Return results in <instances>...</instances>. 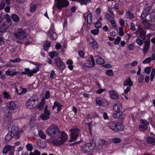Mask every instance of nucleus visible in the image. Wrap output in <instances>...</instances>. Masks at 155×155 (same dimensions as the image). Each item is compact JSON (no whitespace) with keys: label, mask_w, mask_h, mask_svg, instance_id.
<instances>
[{"label":"nucleus","mask_w":155,"mask_h":155,"mask_svg":"<svg viewBox=\"0 0 155 155\" xmlns=\"http://www.w3.org/2000/svg\"><path fill=\"white\" fill-rule=\"evenodd\" d=\"M105 60L103 58H99L97 59L96 62L99 64H102L105 63Z\"/></svg>","instance_id":"43"},{"label":"nucleus","mask_w":155,"mask_h":155,"mask_svg":"<svg viewBox=\"0 0 155 155\" xmlns=\"http://www.w3.org/2000/svg\"><path fill=\"white\" fill-rule=\"evenodd\" d=\"M135 34L137 37H141L143 40L146 39V32L141 28L139 27L138 30L135 32Z\"/></svg>","instance_id":"11"},{"label":"nucleus","mask_w":155,"mask_h":155,"mask_svg":"<svg viewBox=\"0 0 155 155\" xmlns=\"http://www.w3.org/2000/svg\"><path fill=\"white\" fill-rule=\"evenodd\" d=\"M113 110L115 112H120L122 109V106L120 103L114 105L113 107Z\"/></svg>","instance_id":"23"},{"label":"nucleus","mask_w":155,"mask_h":155,"mask_svg":"<svg viewBox=\"0 0 155 155\" xmlns=\"http://www.w3.org/2000/svg\"><path fill=\"white\" fill-rule=\"evenodd\" d=\"M12 137H14V136H12L11 133L8 132L5 137V140L6 141H8L12 139Z\"/></svg>","instance_id":"40"},{"label":"nucleus","mask_w":155,"mask_h":155,"mask_svg":"<svg viewBox=\"0 0 155 155\" xmlns=\"http://www.w3.org/2000/svg\"><path fill=\"white\" fill-rule=\"evenodd\" d=\"M151 71V68L150 67L148 66L145 68L144 69V72L148 74H150Z\"/></svg>","instance_id":"51"},{"label":"nucleus","mask_w":155,"mask_h":155,"mask_svg":"<svg viewBox=\"0 0 155 155\" xmlns=\"http://www.w3.org/2000/svg\"><path fill=\"white\" fill-rule=\"evenodd\" d=\"M111 24L112 26L114 27H115L117 26V25L115 21L114 20V18H113L112 19H111L109 21Z\"/></svg>","instance_id":"57"},{"label":"nucleus","mask_w":155,"mask_h":155,"mask_svg":"<svg viewBox=\"0 0 155 155\" xmlns=\"http://www.w3.org/2000/svg\"><path fill=\"white\" fill-rule=\"evenodd\" d=\"M123 29L124 28L122 27H120L119 28V35L121 36H123L124 35Z\"/></svg>","instance_id":"60"},{"label":"nucleus","mask_w":155,"mask_h":155,"mask_svg":"<svg viewBox=\"0 0 155 155\" xmlns=\"http://www.w3.org/2000/svg\"><path fill=\"white\" fill-rule=\"evenodd\" d=\"M91 46L94 49H97L98 48V46L97 42L94 40L93 41L90 43Z\"/></svg>","instance_id":"36"},{"label":"nucleus","mask_w":155,"mask_h":155,"mask_svg":"<svg viewBox=\"0 0 155 155\" xmlns=\"http://www.w3.org/2000/svg\"><path fill=\"white\" fill-rule=\"evenodd\" d=\"M134 44L132 43L130 44L128 46V49L130 51H132L134 49Z\"/></svg>","instance_id":"59"},{"label":"nucleus","mask_w":155,"mask_h":155,"mask_svg":"<svg viewBox=\"0 0 155 155\" xmlns=\"http://www.w3.org/2000/svg\"><path fill=\"white\" fill-rule=\"evenodd\" d=\"M54 26L51 25L49 31L47 33V34L49 35L50 39L51 40H55L58 37L57 34L54 31Z\"/></svg>","instance_id":"12"},{"label":"nucleus","mask_w":155,"mask_h":155,"mask_svg":"<svg viewBox=\"0 0 155 155\" xmlns=\"http://www.w3.org/2000/svg\"><path fill=\"white\" fill-rule=\"evenodd\" d=\"M18 74V72H12V71L10 70H8L5 72V74L7 76H13L16 75Z\"/></svg>","instance_id":"29"},{"label":"nucleus","mask_w":155,"mask_h":155,"mask_svg":"<svg viewBox=\"0 0 155 155\" xmlns=\"http://www.w3.org/2000/svg\"><path fill=\"white\" fill-rule=\"evenodd\" d=\"M54 105L57 107V111L58 112H59L61 110V107L62 106V105L61 104L56 101L54 102Z\"/></svg>","instance_id":"39"},{"label":"nucleus","mask_w":155,"mask_h":155,"mask_svg":"<svg viewBox=\"0 0 155 155\" xmlns=\"http://www.w3.org/2000/svg\"><path fill=\"white\" fill-rule=\"evenodd\" d=\"M95 146L94 143H86L82 147V150L85 153L89 152L93 150Z\"/></svg>","instance_id":"9"},{"label":"nucleus","mask_w":155,"mask_h":155,"mask_svg":"<svg viewBox=\"0 0 155 155\" xmlns=\"http://www.w3.org/2000/svg\"><path fill=\"white\" fill-rule=\"evenodd\" d=\"M45 103V99H42L41 102L38 106V107L39 110H41L43 108Z\"/></svg>","instance_id":"35"},{"label":"nucleus","mask_w":155,"mask_h":155,"mask_svg":"<svg viewBox=\"0 0 155 155\" xmlns=\"http://www.w3.org/2000/svg\"><path fill=\"white\" fill-rule=\"evenodd\" d=\"M148 127L143 124L139 125V129L141 131H143L147 128Z\"/></svg>","instance_id":"52"},{"label":"nucleus","mask_w":155,"mask_h":155,"mask_svg":"<svg viewBox=\"0 0 155 155\" xmlns=\"http://www.w3.org/2000/svg\"><path fill=\"white\" fill-rule=\"evenodd\" d=\"M38 104V98L36 96L31 97L27 102L26 105L28 108L32 109L36 107Z\"/></svg>","instance_id":"3"},{"label":"nucleus","mask_w":155,"mask_h":155,"mask_svg":"<svg viewBox=\"0 0 155 155\" xmlns=\"http://www.w3.org/2000/svg\"><path fill=\"white\" fill-rule=\"evenodd\" d=\"M55 62L58 67L61 69L65 68V65L60 59L58 58L55 60Z\"/></svg>","instance_id":"19"},{"label":"nucleus","mask_w":155,"mask_h":155,"mask_svg":"<svg viewBox=\"0 0 155 155\" xmlns=\"http://www.w3.org/2000/svg\"><path fill=\"white\" fill-rule=\"evenodd\" d=\"M140 122L142 124H143L145 125L147 127L149 124V121L146 120H140Z\"/></svg>","instance_id":"55"},{"label":"nucleus","mask_w":155,"mask_h":155,"mask_svg":"<svg viewBox=\"0 0 155 155\" xmlns=\"http://www.w3.org/2000/svg\"><path fill=\"white\" fill-rule=\"evenodd\" d=\"M99 31V29L97 28H96L92 30L91 31V32L94 35H96L98 34Z\"/></svg>","instance_id":"58"},{"label":"nucleus","mask_w":155,"mask_h":155,"mask_svg":"<svg viewBox=\"0 0 155 155\" xmlns=\"http://www.w3.org/2000/svg\"><path fill=\"white\" fill-rule=\"evenodd\" d=\"M123 85L124 86L128 85V86H132L133 85V82L131 80L130 78H127L124 80Z\"/></svg>","instance_id":"22"},{"label":"nucleus","mask_w":155,"mask_h":155,"mask_svg":"<svg viewBox=\"0 0 155 155\" xmlns=\"http://www.w3.org/2000/svg\"><path fill=\"white\" fill-rule=\"evenodd\" d=\"M117 113H114L113 115V117L117 119V118L120 116L122 115L123 114V113L122 112H117Z\"/></svg>","instance_id":"41"},{"label":"nucleus","mask_w":155,"mask_h":155,"mask_svg":"<svg viewBox=\"0 0 155 155\" xmlns=\"http://www.w3.org/2000/svg\"><path fill=\"white\" fill-rule=\"evenodd\" d=\"M36 6L35 5L31 4L30 5V11L31 12H33L36 9Z\"/></svg>","instance_id":"54"},{"label":"nucleus","mask_w":155,"mask_h":155,"mask_svg":"<svg viewBox=\"0 0 155 155\" xmlns=\"http://www.w3.org/2000/svg\"><path fill=\"white\" fill-rule=\"evenodd\" d=\"M147 143L155 145V138L150 136H148L147 140Z\"/></svg>","instance_id":"24"},{"label":"nucleus","mask_w":155,"mask_h":155,"mask_svg":"<svg viewBox=\"0 0 155 155\" xmlns=\"http://www.w3.org/2000/svg\"><path fill=\"white\" fill-rule=\"evenodd\" d=\"M95 26L96 28H100L101 26V24L100 21H98L95 23Z\"/></svg>","instance_id":"61"},{"label":"nucleus","mask_w":155,"mask_h":155,"mask_svg":"<svg viewBox=\"0 0 155 155\" xmlns=\"http://www.w3.org/2000/svg\"><path fill=\"white\" fill-rule=\"evenodd\" d=\"M35 117L34 116H32L31 118L30 122L29 125L31 127H33L35 125Z\"/></svg>","instance_id":"33"},{"label":"nucleus","mask_w":155,"mask_h":155,"mask_svg":"<svg viewBox=\"0 0 155 155\" xmlns=\"http://www.w3.org/2000/svg\"><path fill=\"white\" fill-rule=\"evenodd\" d=\"M70 132L71 133L69 135L70 139L68 141L72 142L75 140L78 136L79 134V130L77 127H74L70 130Z\"/></svg>","instance_id":"5"},{"label":"nucleus","mask_w":155,"mask_h":155,"mask_svg":"<svg viewBox=\"0 0 155 155\" xmlns=\"http://www.w3.org/2000/svg\"><path fill=\"white\" fill-rule=\"evenodd\" d=\"M4 97L5 99H9L11 98L10 95L9 93H8L6 91H5L3 94Z\"/></svg>","instance_id":"45"},{"label":"nucleus","mask_w":155,"mask_h":155,"mask_svg":"<svg viewBox=\"0 0 155 155\" xmlns=\"http://www.w3.org/2000/svg\"><path fill=\"white\" fill-rule=\"evenodd\" d=\"M8 130L9 132L11 133V134L14 136L15 138L16 139H18L19 137L20 134L23 132V130H21L18 132V127L13 125H10L9 127Z\"/></svg>","instance_id":"4"},{"label":"nucleus","mask_w":155,"mask_h":155,"mask_svg":"<svg viewBox=\"0 0 155 155\" xmlns=\"http://www.w3.org/2000/svg\"><path fill=\"white\" fill-rule=\"evenodd\" d=\"M150 13L149 8H147L144 10L141 14L142 19H145Z\"/></svg>","instance_id":"25"},{"label":"nucleus","mask_w":155,"mask_h":155,"mask_svg":"<svg viewBox=\"0 0 155 155\" xmlns=\"http://www.w3.org/2000/svg\"><path fill=\"white\" fill-rule=\"evenodd\" d=\"M11 18L15 22H17L19 21V18L16 14H12L11 15Z\"/></svg>","instance_id":"32"},{"label":"nucleus","mask_w":155,"mask_h":155,"mask_svg":"<svg viewBox=\"0 0 155 155\" xmlns=\"http://www.w3.org/2000/svg\"><path fill=\"white\" fill-rule=\"evenodd\" d=\"M110 95L112 99H116L118 97L117 92L114 90H111L109 91Z\"/></svg>","instance_id":"21"},{"label":"nucleus","mask_w":155,"mask_h":155,"mask_svg":"<svg viewBox=\"0 0 155 155\" xmlns=\"http://www.w3.org/2000/svg\"><path fill=\"white\" fill-rule=\"evenodd\" d=\"M90 60H86L84 62H82V65L85 67L91 68L94 66L95 64V62L94 58L92 55L90 56Z\"/></svg>","instance_id":"7"},{"label":"nucleus","mask_w":155,"mask_h":155,"mask_svg":"<svg viewBox=\"0 0 155 155\" xmlns=\"http://www.w3.org/2000/svg\"><path fill=\"white\" fill-rule=\"evenodd\" d=\"M12 25V23L5 22L0 28V32L4 33Z\"/></svg>","instance_id":"15"},{"label":"nucleus","mask_w":155,"mask_h":155,"mask_svg":"<svg viewBox=\"0 0 155 155\" xmlns=\"http://www.w3.org/2000/svg\"><path fill=\"white\" fill-rule=\"evenodd\" d=\"M11 149V147L10 145H6L3 150V153L4 154H6Z\"/></svg>","instance_id":"30"},{"label":"nucleus","mask_w":155,"mask_h":155,"mask_svg":"<svg viewBox=\"0 0 155 155\" xmlns=\"http://www.w3.org/2000/svg\"><path fill=\"white\" fill-rule=\"evenodd\" d=\"M78 2L81 5L86 4L90 2V0H78Z\"/></svg>","instance_id":"49"},{"label":"nucleus","mask_w":155,"mask_h":155,"mask_svg":"<svg viewBox=\"0 0 155 155\" xmlns=\"http://www.w3.org/2000/svg\"><path fill=\"white\" fill-rule=\"evenodd\" d=\"M16 92L19 95H21L23 94H25L27 93V90L26 88H23L21 87H20V90L19 91L16 89Z\"/></svg>","instance_id":"27"},{"label":"nucleus","mask_w":155,"mask_h":155,"mask_svg":"<svg viewBox=\"0 0 155 155\" xmlns=\"http://www.w3.org/2000/svg\"><path fill=\"white\" fill-rule=\"evenodd\" d=\"M106 74L110 77H113L114 76V73L112 69H108L106 72Z\"/></svg>","instance_id":"38"},{"label":"nucleus","mask_w":155,"mask_h":155,"mask_svg":"<svg viewBox=\"0 0 155 155\" xmlns=\"http://www.w3.org/2000/svg\"><path fill=\"white\" fill-rule=\"evenodd\" d=\"M26 148L28 151H31L33 149L32 145L30 143H27L26 145Z\"/></svg>","instance_id":"56"},{"label":"nucleus","mask_w":155,"mask_h":155,"mask_svg":"<svg viewBox=\"0 0 155 155\" xmlns=\"http://www.w3.org/2000/svg\"><path fill=\"white\" fill-rule=\"evenodd\" d=\"M37 145L41 148H45L46 147V145L45 142H41V140L37 141Z\"/></svg>","instance_id":"31"},{"label":"nucleus","mask_w":155,"mask_h":155,"mask_svg":"<svg viewBox=\"0 0 155 155\" xmlns=\"http://www.w3.org/2000/svg\"><path fill=\"white\" fill-rule=\"evenodd\" d=\"M29 30L28 29H23L21 28L17 29L15 31V35L20 39H22L26 38L29 35Z\"/></svg>","instance_id":"2"},{"label":"nucleus","mask_w":155,"mask_h":155,"mask_svg":"<svg viewBox=\"0 0 155 155\" xmlns=\"http://www.w3.org/2000/svg\"><path fill=\"white\" fill-rule=\"evenodd\" d=\"M50 114V111L46 109V107L45 109L44 113L41 115V117L43 120H47L49 118Z\"/></svg>","instance_id":"16"},{"label":"nucleus","mask_w":155,"mask_h":155,"mask_svg":"<svg viewBox=\"0 0 155 155\" xmlns=\"http://www.w3.org/2000/svg\"><path fill=\"white\" fill-rule=\"evenodd\" d=\"M50 43L47 41L43 45V48L45 51H48L50 46Z\"/></svg>","instance_id":"37"},{"label":"nucleus","mask_w":155,"mask_h":155,"mask_svg":"<svg viewBox=\"0 0 155 155\" xmlns=\"http://www.w3.org/2000/svg\"><path fill=\"white\" fill-rule=\"evenodd\" d=\"M38 134L39 136L42 139H45L46 138V135L44 134L43 131L41 130L38 131Z\"/></svg>","instance_id":"44"},{"label":"nucleus","mask_w":155,"mask_h":155,"mask_svg":"<svg viewBox=\"0 0 155 155\" xmlns=\"http://www.w3.org/2000/svg\"><path fill=\"white\" fill-rule=\"evenodd\" d=\"M39 70V68L38 67H36L32 69L28 68H25L24 71L21 72V74H28V77H31L34 74L36 73Z\"/></svg>","instance_id":"6"},{"label":"nucleus","mask_w":155,"mask_h":155,"mask_svg":"<svg viewBox=\"0 0 155 155\" xmlns=\"http://www.w3.org/2000/svg\"><path fill=\"white\" fill-rule=\"evenodd\" d=\"M83 16L85 19H87V21L88 24H91L92 22V16L91 13H84L83 14Z\"/></svg>","instance_id":"18"},{"label":"nucleus","mask_w":155,"mask_h":155,"mask_svg":"<svg viewBox=\"0 0 155 155\" xmlns=\"http://www.w3.org/2000/svg\"><path fill=\"white\" fill-rule=\"evenodd\" d=\"M96 104L97 106L105 107L108 105L107 101L104 98L98 97L96 98Z\"/></svg>","instance_id":"8"},{"label":"nucleus","mask_w":155,"mask_h":155,"mask_svg":"<svg viewBox=\"0 0 155 155\" xmlns=\"http://www.w3.org/2000/svg\"><path fill=\"white\" fill-rule=\"evenodd\" d=\"M131 86H128L126 88H124V92L125 93H128L131 89Z\"/></svg>","instance_id":"53"},{"label":"nucleus","mask_w":155,"mask_h":155,"mask_svg":"<svg viewBox=\"0 0 155 155\" xmlns=\"http://www.w3.org/2000/svg\"><path fill=\"white\" fill-rule=\"evenodd\" d=\"M152 61L150 57H148L144 59L143 61V64H148L150 63Z\"/></svg>","instance_id":"46"},{"label":"nucleus","mask_w":155,"mask_h":155,"mask_svg":"<svg viewBox=\"0 0 155 155\" xmlns=\"http://www.w3.org/2000/svg\"><path fill=\"white\" fill-rule=\"evenodd\" d=\"M116 124L115 122L111 121L109 123L108 126L110 129L114 131L116 127Z\"/></svg>","instance_id":"28"},{"label":"nucleus","mask_w":155,"mask_h":155,"mask_svg":"<svg viewBox=\"0 0 155 155\" xmlns=\"http://www.w3.org/2000/svg\"><path fill=\"white\" fill-rule=\"evenodd\" d=\"M121 40V38L120 37H117L115 40L114 41V45H118V44Z\"/></svg>","instance_id":"62"},{"label":"nucleus","mask_w":155,"mask_h":155,"mask_svg":"<svg viewBox=\"0 0 155 155\" xmlns=\"http://www.w3.org/2000/svg\"><path fill=\"white\" fill-rule=\"evenodd\" d=\"M121 142V140L118 138H115L112 139V142L115 143H120Z\"/></svg>","instance_id":"50"},{"label":"nucleus","mask_w":155,"mask_h":155,"mask_svg":"<svg viewBox=\"0 0 155 155\" xmlns=\"http://www.w3.org/2000/svg\"><path fill=\"white\" fill-rule=\"evenodd\" d=\"M105 16L106 18L107 19V20L109 21L111 19H112L113 18L112 17L110 14L108 13H106L105 15Z\"/></svg>","instance_id":"63"},{"label":"nucleus","mask_w":155,"mask_h":155,"mask_svg":"<svg viewBox=\"0 0 155 155\" xmlns=\"http://www.w3.org/2000/svg\"><path fill=\"white\" fill-rule=\"evenodd\" d=\"M155 75V68H153L151 71L150 75V80L151 81H153Z\"/></svg>","instance_id":"42"},{"label":"nucleus","mask_w":155,"mask_h":155,"mask_svg":"<svg viewBox=\"0 0 155 155\" xmlns=\"http://www.w3.org/2000/svg\"><path fill=\"white\" fill-rule=\"evenodd\" d=\"M126 16L127 18L132 19L133 18L134 15L133 14H131L129 12H127L126 14Z\"/></svg>","instance_id":"48"},{"label":"nucleus","mask_w":155,"mask_h":155,"mask_svg":"<svg viewBox=\"0 0 155 155\" xmlns=\"http://www.w3.org/2000/svg\"><path fill=\"white\" fill-rule=\"evenodd\" d=\"M130 29L134 31H135L136 30V28H135V24L133 22L130 23Z\"/></svg>","instance_id":"64"},{"label":"nucleus","mask_w":155,"mask_h":155,"mask_svg":"<svg viewBox=\"0 0 155 155\" xmlns=\"http://www.w3.org/2000/svg\"><path fill=\"white\" fill-rule=\"evenodd\" d=\"M116 127L115 129V131L121 130L123 129V124L120 123H116Z\"/></svg>","instance_id":"26"},{"label":"nucleus","mask_w":155,"mask_h":155,"mask_svg":"<svg viewBox=\"0 0 155 155\" xmlns=\"http://www.w3.org/2000/svg\"><path fill=\"white\" fill-rule=\"evenodd\" d=\"M46 133L52 138L57 137L52 143L57 146L64 144L68 140V136L65 132H60L59 129L54 125L49 127L47 129Z\"/></svg>","instance_id":"1"},{"label":"nucleus","mask_w":155,"mask_h":155,"mask_svg":"<svg viewBox=\"0 0 155 155\" xmlns=\"http://www.w3.org/2000/svg\"><path fill=\"white\" fill-rule=\"evenodd\" d=\"M7 107L10 110H16L18 108L19 106L14 101L8 102L7 104Z\"/></svg>","instance_id":"13"},{"label":"nucleus","mask_w":155,"mask_h":155,"mask_svg":"<svg viewBox=\"0 0 155 155\" xmlns=\"http://www.w3.org/2000/svg\"><path fill=\"white\" fill-rule=\"evenodd\" d=\"M150 42L148 40H147L144 42V44L143 47V53L145 54L148 51L150 46Z\"/></svg>","instance_id":"14"},{"label":"nucleus","mask_w":155,"mask_h":155,"mask_svg":"<svg viewBox=\"0 0 155 155\" xmlns=\"http://www.w3.org/2000/svg\"><path fill=\"white\" fill-rule=\"evenodd\" d=\"M58 54L56 52L52 51L49 54V55L51 58H53L55 57L58 56Z\"/></svg>","instance_id":"34"},{"label":"nucleus","mask_w":155,"mask_h":155,"mask_svg":"<svg viewBox=\"0 0 155 155\" xmlns=\"http://www.w3.org/2000/svg\"><path fill=\"white\" fill-rule=\"evenodd\" d=\"M136 41L137 44L139 46L142 45L143 43V40L139 38H137L136 40Z\"/></svg>","instance_id":"47"},{"label":"nucleus","mask_w":155,"mask_h":155,"mask_svg":"<svg viewBox=\"0 0 155 155\" xmlns=\"http://www.w3.org/2000/svg\"><path fill=\"white\" fill-rule=\"evenodd\" d=\"M12 118V114L10 111L5 113L4 117V119L6 123L10 122Z\"/></svg>","instance_id":"17"},{"label":"nucleus","mask_w":155,"mask_h":155,"mask_svg":"<svg viewBox=\"0 0 155 155\" xmlns=\"http://www.w3.org/2000/svg\"><path fill=\"white\" fill-rule=\"evenodd\" d=\"M105 143V141L104 140H100L97 142L96 146L99 150L101 149Z\"/></svg>","instance_id":"20"},{"label":"nucleus","mask_w":155,"mask_h":155,"mask_svg":"<svg viewBox=\"0 0 155 155\" xmlns=\"http://www.w3.org/2000/svg\"><path fill=\"white\" fill-rule=\"evenodd\" d=\"M56 1V6L59 10L63 7L68 6L69 3L67 0H55Z\"/></svg>","instance_id":"10"}]
</instances>
